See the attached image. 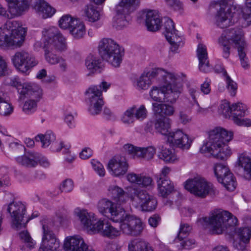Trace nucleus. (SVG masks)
<instances>
[{
  "label": "nucleus",
  "mask_w": 251,
  "mask_h": 251,
  "mask_svg": "<svg viewBox=\"0 0 251 251\" xmlns=\"http://www.w3.org/2000/svg\"><path fill=\"white\" fill-rule=\"evenodd\" d=\"M125 189L126 192L116 185H110L107 189L106 195L120 206L130 200L133 206L142 211H151L156 208L157 202L153 196L132 186L125 187Z\"/></svg>",
  "instance_id": "obj_1"
},
{
  "label": "nucleus",
  "mask_w": 251,
  "mask_h": 251,
  "mask_svg": "<svg viewBox=\"0 0 251 251\" xmlns=\"http://www.w3.org/2000/svg\"><path fill=\"white\" fill-rule=\"evenodd\" d=\"M207 135L200 148L201 153L221 160L227 159L232 155V149L228 145L234 137L232 130L216 126L210 129Z\"/></svg>",
  "instance_id": "obj_2"
},
{
  "label": "nucleus",
  "mask_w": 251,
  "mask_h": 251,
  "mask_svg": "<svg viewBox=\"0 0 251 251\" xmlns=\"http://www.w3.org/2000/svg\"><path fill=\"white\" fill-rule=\"evenodd\" d=\"M165 72L171 74V76L167 75L163 78V76H159L161 85L152 86L149 92V99L153 102L174 103L182 91L185 75L166 70Z\"/></svg>",
  "instance_id": "obj_3"
},
{
  "label": "nucleus",
  "mask_w": 251,
  "mask_h": 251,
  "mask_svg": "<svg viewBox=\"0 0 251 251\" xmlns=\"http://www.w3.org/2000/svg\"><path fill=\"white\" fill-rule=\"evenodd\" d=\"M72 214L90 234H100L109 239H116L122 234L120 228L114 226L109 222L104 224L103 220L99 218L96 214L89 212L86 209L76 207Z\"/></svg>",
  "instance_id": "obj_4"
},
{
  "label": "nucleus",
  "mask_w": 251,
  "mask_h": 251,
  "mask_svg": "<svg viewBox=\"0 0 251 251\" xmlns=\"http://www.w3.org/2000/svg\"><path fill=\"white\" fill-rule=\"evenodd\" d=\"M220 7L216 16V24L220 28H226L237 23L242 27L251 24V11L242 9L239 6L227 5L225 1L217 4Z\"/></svg>",
  "instance_id": "obj_5"
},
{
  "label": "nucleus",
  "mask_w": 251,
  "mask_h": 251,
  "mask_svg": "<svg viewBox=\"0 0 251 251\" xmlns=\"http://www.w3.org/2000/svg\"><path fill=\"white\" fill-rule=\"evenodd\" d=\"M157 132L165 136L166 143L170 146L182 150H188L193 142V138L179 129L171 131V120L167 117H161L154 122Z\"/></svg>",
  "instance_id": "obj_6"
},
{
  "label": "nucleus",
  "mask_w": 251,
  "mask_h": 251,
  "mask_svg": "<svg viewBox=\"0 0 251 251\" xmlns=\"http://www.w3.org/2000/svg\"><path fill=\"white\" fill-rule=\"evenodd\" d=\"M45 48L44 57L46 61L51 65L57 64L60 56L54 53V49L59 51L66 49V38L56 26H48L42 31L41 39Z\"/></svg>",
  "instance_id": "obj_7"
},
{
  "label": "nucleus",
  "mask_w": 251,
  "mask_h": 251,
  "mask_svg": "<svg viewBox=\"0 0 251 251\" xmlns=\"http://www.w3.org/2000/svg\"><path fill=\"white\" fill-rule=\"evenodd\" d=\"M27 29L18 21L7 22L0 27V48L13 49L20 47L24 43Z\"/></svg>",
  "instance_id": "obj_8"
},
{
  "label": "nucleus",
  "mask_w": 251,
  "mask_h": 251,
  "mask_svg": "<svg viewBox=\"0 0 251 251\" xmlns=\"http://www.w3.org/2000/svg\"><path fill=\"white\" fill-rule=\"evenodd\" d=\"M238 220L231 213L221 209L214 210L209 217L199 220V223L208 228L213 234H221L230 227L237 225Z\"/></svg>",
  "instance_id": "obj_9"
},
{
  "label": "nucleus",
  "mask_w": 251,
  "mask_h": 251,
  "mask_svg": "<svg viewBox=\"0 0 251 251\" xmlns=\"http://www.w3.org/2000/svg\"><path fill=\"white\" fill-rule=\"evenodd\" d=\"M230 40L234 44L235 47L237 49L242 67L245 69H248L249 64L245 53L247 45L244 41L242 31L235 30L234 29L225 30L219 38L218 43L222 48L223 56L225 58H227L229 55Z\"/></svg>",
  "instance_id": "obj_10"
},
{
  "label": "nucleus",
  "mask_w": 251,
  "mask_h": 251,
  "mask_svg": "<svg viewBox=\"0 0 251 251\" xmlns=\"http://www.w3.org/2000/svg\"><path fill=\"white\" fill-rule=\"evenodd\" d=\"M98 50L102 58L114 67H119L124 55L122 49L113 40L101 39L98 45Z\"/></svg>",
  "instance_id": "obj_11"
},
{
  "label": "nucleus",
  "mask_w": 251,
  "mask_h": 251,
  "mask_svg": "<svg viewBox=\"0 0 251 251\" xmlns=\"http://www.w3.org/2000/svg\"><path fill=\"white\" fill-rule=\"evenodd\" d=\"M183 186L191 194L201 198L216 193L213 185L200 176L188 179L184 182Z\"/></svg>",
  "instance_id": "obj_12"
},
{
  "label": "nucleus",
  "mask_w": 251,
  "mask_h": 251,
  "mask_svg": "<svg viewBox=\"0 0 251 251\" xmlns=\"http://www.w3.org/2000/svg\"><path fill=\"white\" fill-rule=\"evenodd\" d=\"M120 217L114 223H119L121 234L136 236L140 234L144 228L142 220L136 216L127 213L124 208L120 212Z\"/></svg>",
  "instance_id": "obj_13"
},
{
  "label": "nucleus",
  "mask_w": 251,
  "mask_h": 251,
  "mask_svg": "<svg viewBox=\"0 0 251 251\" xmlns=\"http://www.w3.org/2000/svg\"><path fill=\"white\" fill-rule=\"evenodd\" d=\"M139 3V0H120L115 6L113 25L118 29L126 26L130 20V13Z\"/></svg>",
  "instance_id": "obj_14"
},
{
  "label": "nucleus",
  "mask_w": 251,
  "mask_h": 251,
  "mask_svg": "<svg viewBox=\"0 0 251 251\" xmlns=\"http://www.w3.org/2000/svg\"><path fill=\"white\" fill-rule=\"evenodd\" d=\"M26 205L21 201L10 204L8 212L10 215L12 226L17 230L25 227L31 220L38 216V212H34L30 216L26 217Z\"/></svg>",
  "instance_id": "obj_15"
},
{
  "label": "nucleus",
  "mask_w": 251,
  "mask_h": 251,
  "mask_svg": "<svg viewBox=\"0 0 251 251\" xmlns=\"http://www.w3.org/2000/svg\"><path fill=\"white\" fill-rule=\"evenodd\" d=\"M40 223L42 225V241L38 251H56L60 247V242L50 229L52 225L51 220L43 218Z\"/></svg>",
  "instance_id": "obj_16"
},
{
  "label": "nucleus",
  "mask_w": 251,
  "mask_h": 251,
  "mask_svg": "<svg viewBox=\"0 0 251 251\" xmlns=\"http://www.w3.org/2000/svg\"><path fill=\"white\" fill-rule=\"evenodd\" d=\"M213 171L217 181L228 191H234L237 186L235 178L226 163L214 164Z\"/></svg>",
  "instance_id": "obj_17"
},
{
  "label": "nucleus",
  "mask_w": 251,
  "mask_h": 251,
  "mask_svg": "<svg viewBox=\"0 0 251 251\" xmlns=\"http://www.w3.org/2000/svg\"><path fill=\"white\" fill-rule=\"evenodd\" d=\"M218 113L224 118L232 121L236 118L244 117L249 113L247 106L240 102L231 104L226 100L222 101L218 107Z\"/></svg>",
  "instance_id": "obj_18"
},
{
  "label": "nucleus",
  "mask_w": 251,
  "mask_h": 251,
  "mask_svg": "<svg viewBox=\"0 0 251 251\" xmlns=\"http://www.w3.org/2000/svg\"><path fill=\"white\" fill-rule=\"evenodd\" d=\"M171 76V74L165 72V70L161 68H146L141 75L133 82V86L139 91H145L148 89L152 83V79L159 76L164 77L167 75Z\"/></svg>",
  "instance_id": "obj_19"
},
{
  "label": "nucleus",
  "mask_w": 251,
  "mask_h": 251,
  "mask_svg": "<svg viewBox=\"0 0 251 251\" xmlns=\"http://www.w3.org/2000/svg\"><path fill=\"white\" fill-rule=\"evenodd\" d=\"M11 61L17 71L25 75L28 74L30 70L38 63L34 57L25 51L16 52L11 57Z\"/></svg>",
  "instance_id": "obj_20"
},
{
  "label": "nucleus",
  "mask_w": 251,
  "mask_h": 251,
  "mask_svg": "<svg viewBox=\"0 0 251 251\" xmlns=\"http://www.w3.org/2000/svg\"><path fill=\"white\" fill-rule=\"evenodd\" d=\"M7 10L0 3V15L11 19L24 14L29 8L30 0H5Z\"/></svg>",
  "instance_id": "obj_21"
},
{
  "label": "nucleus",
  "mask_w": 251,
  "mask_h": 251,
  "mask_svg": "<svg viewBox=\"0 0 251 251\" xmlns=\"http://www.w3.org/2000/svg\"><path fill=\"white\" fill-rule=\"evenodd\" d=\"M164 29V34L171 45V50L173 52H177L184 44L183 36L175 29L174 22L170 19H165Z\"/></svg>",
  "instance_id": "obj_22"
},
{
  "label": "nucleus",
  "mask_w": 251,
  "mask_h": 251,
  "mask_svg": "<svg viewBox=\"0 0 251 251\" xmlns=\"http://www.w3.org/2000/svg\"><path fill=\"white\" fill-rule=\"evenodd\" d=\"M87 109L91 115L99 114L103 105V97L97 87H90L86 91Z\"/></svg>",
  "instance_id": "obj_23"
},
{
  "label": "nucleus",
  "mask_w": 251,
  "mask_h": 251,
  "mask_svg": "<svg viewBox=\"0 0 251 251\" xmlns=\"http://www.w3.org/2000/svg\"><path fill=\"white\" fill-rule=\"evenodd\" d=\"M121 206L107 198L100 199L97 205L99 212L103 216L110 214L109 219L111 221H117L120 217V212L123 209Z\"/></svg>",
  "instance_id": "obj_24"
},
{
  "label": "nucleus",
  "mask_w": 251,
  "mask_h": 251,
  "mask_svg": "<svg viewBox=\"0 0 251 251\" xmlns=\"http://www.w3.org/2000/svg\"><path fill=\"white\" fill-rule=\"evenodd\" d=\"M123 151L126 153L134 158H143L147 160L152 159L156 153V149L152 146L138 147L127 144L123 146Z\"/></svg>",
  "instance_id": "obj_25"
},
{
  "label": "nucleus",
  "mask_w": 251,
  "mask_h": 251,
  "mask_svg": "<svg viewBox=\"0 0 251 251\" xmlns=\"http://www.w3.org/2000/svg\"><path fill=\"white\" fill-rule=\"evenodd\" d=\"M233 245L241 251H244L251 238V227L245 226L234 229L232 235Z\"/></svg>",
  "instance_id": "obj_26"
},
{
  "label": "nucleus",
  "mask_w": 251,
  "mask_h": 251,
  "mask_svg": "<svg viewBox=\"0 0 251 251\" xmlns=\"http://www.w3.org/2000/svg\"><path fill=\"white\" fill-rule=\"evenodd\" d=\"M141 21L145 22L148 30L155 31L161 25V17L156 10H147L142 11L139 16Z\"/></svg>",
  "instance_id": "obj_27"
},
{
  "label": "nucleus",
  "mask_w": 251,
  "mask_h": 251,
  "mask_svg": "<svg viewBox=\"0 0 251 251\" xmlns=\"http://www.w3.org/2000/svg\"><path fill=\"white\" fill-rule=\"evenodd\" d=\"M128 167V165L125 158L117 156L109 160L107 169L110 175L119 177L126 173Z\"/></svg>",
  "instance_id": "obj_28"
},
{
  "label": "nucleus",
  "mask_w": 251,
  "mask_h": 251,
  "mask_svg": "<svg viewBox=\"0 0 251 251\" xmlns=\"http://www.w3.org/2000/svg\"><path fill=\"white\" fill-rule=\"evenodd\" d=\"M88 246L83 237L78 234L66 236L63 245L66 251H86Z\"/></svg>",
  "instance_id": "obj_29"
},
{
  "label": "nucleus",
  "mask_w": 251,
  "mask_h": 251,
  "mask_svg": "<svg viewBox=\"0 0 251 251\" xmlns=\"http://www.w3.org/2000/svg\"><path fill=\"white\" fill-rule=\"evenodd\" d=\"M17 92L20 100L28 97L40 99L42 92L40 87L33 83L25 82L17 87Z\"/></svg>",
  "instance_id": "obj_30"
},
{
  "label": "nucleus",
  "mask_w": 251,
  "mask_h": 251,
  "mask_svg": "<svg viewBox=\"0 0 251 251\" xmlns=\"http://www.w3.org/2000/svg\"><path fill=\"white\" fill-rule=\"evenodd\" d=\"M235 165L243 170V176L246 179H251V155L249 152L246 151L239 152Z\"/></svg>",
  "instance_id": "obj_31"
},
{
  "label": "nucleus",
  "mask_w": 251,
  "mask_h": 251,
  "mask_svg": "<svg viewBox=\"0 0 251 251\" xmlns=\"http://www.w3.org/2000/svg\"><path fill=\"white\" fill-rule=\"evenodd\" d=\"M126 178L130 183L142 187H147L153 185L152 179L144 174L129 173L126 175Z\"/></svg>",
  "instance_id": "obj_32"
},
{
  "label": "nucleus",
  "mask_w": 251,
  "mask_h": 251,
  "mask_svg": "<svg viewBox=\"0 0 251 251\" xmlns=\"http://www.w3.org/2000/svg\"><path fill=\"white\" fill-rule=\"evenodd\" d=\"M163 102H152V110L156 115L160 116L162 117L172 116L175 111V108L172 104L173 103H166Z\"/></svg>",
  "instance_id": "obj_33"
},
{
  "label": "nucleus",
  "mask_w": 251,
  "mask_h": 251,
  "mask_svg": "<svg viewBox=\"0 0 251 251\" xmlns=\"http://www.w3.org/2000/svg\"><path fill=\"white\" fill-rule=\"evenodd\" d=\"M85 65L89 75L100 73L104 67L101 60L98 56L91 54L86 58Z\"/></svg>",
  "instance_id": "obj_34"
},
{
  "label": "nucleus",
  "mask_w": 251,
  "mask_h": 251,
  "mask_svg": "<svg viewBox=\"0 0 251 251\" xmlns=\"http://www.w3.org/2000/svg\"><path fill=\"white\" fill-rule=\"evenodd\" d=\"M158 149L157 156L164 162L172 164L178 161L179 158L174 150L167 148L163 146H159Z\"/></svg>",
  "instance_id": "obj_35"
},
{
  "label": "nucleus",
  "mask_w": 251,
  "mask_h": 251,
  "mask_svg": "<svg viewBox=\"0 0 251 251\" xmlns=\"http://www.w3.org/2000/svg\"><path fill=\"white\" fill-rule=\"evenodd\" d=\"M197 52L199 60L200 70L204 72H208L210 70V66L205 46L202 44H199L198 46Z\"/></svg>",
  "instance_id": "obj_36"
},
{
  "label": "nucleus",
  "mask_w": 251,
  "mask_h": 251,
  "mask_svg": "<svg viewBox=\"0 0 251 251\" xmlns=\"http://www.w3.org/2000/svg\"><path fill=\"white\" fill-rule=\"evenodd\" d=\"M16 162L23 166L32 167L36 166L38 164V157L36 153L32 152H28L23 155L15 158Z\"/></svg>",
  "instance_id": "obj_37"
},
{
  "label": "nucleus",
  "mask_w": 251,
  "mask_h": 251,
  "mask_svg": "<svg viewBox=\"0 0 251 251\" xmlns=\"http://www.w3.org/2000/svg\"><path fill=\"white\" fill-rule=\"evenodd\" d=\"M157 190L159 196L166 197L174 189V184L168 178L157 180Z\"/></svg>",
  "instance_id": "obj_38"
},
{
  "label": "nucleus",
  "mask_w": 251,
  "mask_h": 251,
  "mask_svg": "<svg viewBox=\"0 0 251 251\" xmlns=\"http://www.w3.org/2000/svg\"><path fill=\"white\" fill-rule=\"evenodd\" d=\"M19 236L23 243L22 249L24 251H30L35 248L36 243L27 230H24L21 231L19 233Z\"/></svg>",
  "instance_id": "obj_39"
},
{
  "label": "nucleus",
  "mask_w": 251,
  "mask_h": 251,
  "mask_svg": "<svg viewBox=\"0 0 251 251\" xmlns=\"http://www.w3.org/2000/svg\"><path fill=\"white\" fill-rule=\"evenodd\" d=\"M69 30L70 34L76 39L82 38L86 33V27L84 22L79 19L75 21Z\"/></svg>",
  "instance_id": "obj_40"
},
{
  "label": "nucleus",
  "mask_w": 251,
  "mask_h": 251,
  "mask_svg": "<svg viewBox=\"0 0 251 251\" xmlns=\"http://www.w3.org/2000/svg\"><path fill=\"white\" fill-rule=\"evenodd\" d=\"M84 16L90 22L94 23L98 21L101 17L100 11L93 5H89L84 9Z\"/></svg>",
  "instance_id": "obj_41"
},
{
  "label": "nucleus",
  "mask_w": 251,
  "mask_h": 251,
  "mask_svg": "<svg viewBox=\"0 0 251 251\" xmlns=\"http://www.w3.org/2000/svg\"><path fill=\"white\" fill-rule=\"evenodd\" d=\"M35 139L37 141L41 142L42 147L47 148L55 140V136L52 131L49 130L44 134L37 135Z\"/></svg>",
  "instance_id": "obj_42"
},
{
  "label": "nucleus",
  "mask_w": 251,
  "mask_h": 251,
  "mask_svg": "<svg viewBox=\"0 0 251 251\" xmlns=\"http://www.w3.org/2000/svg\"><path fill=\"white\" fill-rule=\"evenodd\" d=\"M14 107L9 101L4 100L0 96V115L4 117L10 116L14 112Z\"/></svg>",
  "instance_id": "obj_43"
},
{
  "label": "nucleus",
  "mask_w": 251,
  "mask_h": 251,
  "mask_svg": "<svg viewBox=\"0 0 251 251\" xmlns=\"http://www.w3.org/2000/svg\"><path fill=\"white\" fill-rule=\"evenodd\" d=\"M77 19L69 14L63 15L58 21V25L62 29L70 30Z\"/></svg>",
  "instance_id": "obj_44"
},
{
  "label": "nucleus",
  "mask_w": 251,
  "mask_h": 251,
  "mask_svg": "<svg viewBox=\"0 0 251 251\" xmlns=\"http://www.w3.org/2000/svg\"><path fill=\"white\" fill-rule=\"evenodd\" d=\"M131 107L133 109V112L136 120L142 121L147 118L148 112L145 105H133Z\"/></svg>",
  "instance_id": "obj_45"
},
{
  "label": "nucleus",
  "mask_w": 251,
  "mask_h": 251,
  "mask_svg": "<svg viewBox=\"0 0 251 251\" xmlns=\"http://www.w3.org/2000/svg\"><path fill=\"white\" fill-rule=\"evenodd\" d=\"M22 111L26 115H30L37 110V100L28 99L25 100L22 105Z\"/></svg>",
  "instance_id": "obj_46"
},
{
  "label": "nucleus",
  "mask_w": 251,
  "mask_h": 251,
  "mask_svg": "<svg viewBox=\"0 0 251 251\" xmlns=\"http://www.w3.org/2000/svg\"><path fill=\"white\" fill-rule=\"evenodd\" d=\"M132 109H133L131 106L129 107L122 114L121 121L124 125L130 126L135 122L136 119Z\"/></svg>",
  "instance_id": "obj_47"
},
{
  "label": "nucleus",
  "mask_w": 251,
  "mask_h": 251,
  "mask_svg": "<svg viewBox=\"0 0 251 251\" xmlns=\"http://www.w3.org/2000/svg\"><path fill=\"white\" fill-rule=\"evenodd\" d=\"M174 243H179L180 246H178L179 249L190 250L196 247L197 243L195 240L192 238H185L174 242Z\"/></svg>",
  "instance_id": "obj_48"
},
{
  "label": "nucleus",
  "mask_w": 251,
  "mask_h": 251,
  "mask_svg": "<svg viewBox=\"0 0 251 251\" xmlns=\"http://www.w3.org/2000/svg\"><path fill=\"white\" fill-rule=\"evenodd\" d=\"M192 229L191 227L187 224H181L177 236L174 242L186 238Z\"/></svg>",
  "instance_id": "obj_49"
},
{
  "label": "nucleus",
  "mask_w": 251,
  "mask_h": 251,
  "mask_svg": "<svg viewBox=\"0 0 251 251\" xmlns=\"http://www.w3.org/2000/svg\"><path fill=\"white\" fill-rule=\"evenodd\" d=\"M92 167L94 171L100 176H103L105 171L103 165L96 159H92L91 161Z\"/></svg>",
  "instance_id": "obj_50"
},
{
  "label": "nucleus",
  "mask_w": 251,
  "mask_h": 251,
  "mask_svg": "<svg viewBox=\"0 0 251 251\" xmlns=\"http://www.w3.org/2000/svg\"><path fill=\"white\" fill-rule=\"evenodd\" d=\"M226 88L230 96H234L237 90V83L232 80L228 76L226 77Z\"/></svg>",
  "instance_id": "obj_51"
},
{
  "label": "nucleus",
  "mask_w": 251,
  "mask_h": 251,
  "mask_svg": "<svg viewBox=\"0 0 251 251\" xmlns=\"http://www.w3.org/2000/svg\"><path fill=\"white\" fill-rule=\"evenodd\" d=\"M189 93L193 101V104L194 107L196 108L198 113H202L204 111V109L200 107L196 100L199 92L195 89L191 88L189 90Z\"/></svg>",
  "instance_id": "obj_52"
},
{
  "label": "nucleus",
  "mask_w": 251,
  "mask_h": 251,
  "mask_svg": "<svg viewBox=\"0 0 251 251\" xmlns=\"http://www.w3.org/2000/svg\"><path fill=\"white\" fill-rule=\"evenodd\" d=\"M59 188L62 192H70L74 188L73 181L70 179H66L62 182Z\"/></svg>",
  "instance_id": "obj_53"
},
{
  "label": "nucleus",
  "mask_w": 251,
  "mask_h": 251,
  "mask_svg": "<svg viewBox=\"0 0 251 251\" xmlns=\"http://www.w3.org/2000/svg\"><path fill=\"white\" fill-rule=\"evenodd\" d=\"M111 83L105 80H102L99 85H93L91 87H97V89L100 91L101 97H102V92H106L111 87Z\"/></svg>",
  "instance_id": "obj_54"
},
{
  "label": "nucleus",
  "mask_w": 251,
  "mask_h": 251,
  "mask_svg": "<svg viewBox=\"0 0 251 251\" xmlns=\"http://www.w3.org/2000/svg\"><path fill=\"white\" fill-rule=\"evenodd\" d=\"M64 120L69 128H73L75 127L74 116L72 113H65L64 115Z\"/></svg>",
  "instance_id": "obj_55"
},
{
  "label": "nucleus",
  "mask_w": 251,
  "mask_h": 251,
  "mask_svg": "<svg viewBox=\"0 0 251 251\" xmlns=\"http://www.w3.org/2000/svg\"><path fill=\"white\" fill-rule=\"evenodd\" d=\"M233 122L238 126L246 127L251 126V120L249 118H244L243 117L236 118Z\"/></svg>",
  "instance_id": "obj_56"
},
{
  "label": "nucleus",
  "mask_w": 251,
  "mask_h": 251,
  "mask_svg": "<svg viewBox=\"0 0 251 251\" xmlns=\"http://www.w3.org/2000/svg\"><path fill=\"white\" fill-rule=\"evenodd\" d=\"M8 64L4 58L0 55V77L5 75L8 73Z\"/></svg>",
  "instance_id": "obj_57"
},
{
  "label": "nucleus",
  "mask_w": 251,
  "mask_h": 251,
  "mask_svg": "<svg viewBox=\"0 0 251 251\" xmlns=\"http://www.w3.org/2000/svg\"><path fill=\"white\" fill-rule=\"evenodd\" d=\"M93 155L92 150L89 147H85L82 149L79 154V157L81 159L86 160L90 158Z\"/></svg>",
  "instance_id": "obj_58"
},
{
  "label": "nucleus",
  "mask_w": 251,
  "mask_h": 251,
  "mask_svg": "<svg viewBox=\"0 0 251 251\" xmlns=\"http://www.w3.org/2000/svg\"><path fill=\"white\" fill-rule=\"evenodd\" d=\"M64 142L60 140H55L50 146V149L53 152H58L61 151Z\"/></svg>",
  "instance_id": "obj_59"
},
{
  "label": "nucleus",
  "mask_w": 251,
  "mask_h": 251,
  "mask_svg": "<svg viewBox=\"0 0 251 251\" xmlns=\"http://www.w3.org/2000/svg\"><path fill=\"white\" fill-rule=\"evenodd\" d=\"M14 200V196L12 193H11L10 192H6L4 193V195H3V201L5 202L9 203L7 207V211H8V207L10 204L15 203H16L18 202V201L14 202L13 201Z\"/></svg>",
  "instance_id": "obj_60"
},
{
  "label": "nucleus",
  "mask_w": 251,
  "mask_h": 251,
  "mask_svg": "<svg viewBox=\"0 0 251 251\" xmlns=\"http://www.w3.org/2000/svg\"><path fill=\"white\" fill-rule=\"evenodd\" d=\"M8 82L7 83L10 85L13 86L16 88L17 90V87L20 85H21L23 83L20 81V78L17 76H12L7 79Z\"/></svg>",
  "instance_id": "obj_61"
},
{
  "label": "nucleus",
  "mask_w": 251,
  "mask_h": 251,
  "mask_svg": "<svg viewBox=\"0 0 251 251\" xmlns=\"http://www.w3.org/2000/svg\"><path fill=\"white\" fill-rule=\"evenodd\" d=\"M9 148L13 151L23 150L24 149V147L22 145L21 143L17 140H15L11 142L9 144Z\"/></svg>",
  "instance_id": "obj_62"
},
{
  "label": "nucleus",
  "mask_w": 251,
  "mask_h": 251,
  "mask_svg": "<svg viewBox=\"0 0 251 251\" xmlns=\"http://www.w3.org/2000/svg\"><path fill=\"white\" fill-rule=\"evenodd\" d=\"M210 80L206 79L205 81L201 85V90L204 94H208L211 90L210 87Z\"/></svg>",
  "instance_id": "obj_63"
},
{
  "label": "nucleus",
  "mask_w": 251,
  "mask_h": 251,
  "mask_svg": "<svg viewBox=\"0 0 251 251\" xmlns=\"http://www.w3.org/2000/svg\"><path fill=\"white\" fill-rule=\"evenodd\" d=\"M160 221V217L157 215H153L149 219V224L152 227H156Z\"/></svg>",
  "instance_id": "obj_64"
}]
</instances>
